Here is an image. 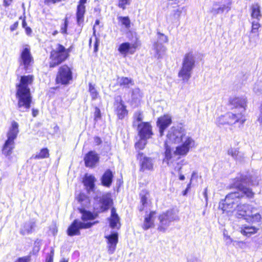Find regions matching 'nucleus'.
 I'll list each match as a JSON object with an SVG mask.
<instances>
[{
  "label": "nucleus",
  "mask_w": 262,
  "mask_h": 262,
  "mask_svg": "<svg viewBox=\"0 0 262 262\" xmlns=\"http://www.w3.org/2000/svg\"><path fill=\"white\" fill-rule=\"evenodd\" d=\"M68 26V21L67 20V19H66L64 21V26L61 27V32L63 34L66 33L67 32V28Z\"/></svg>",
  "instance_id": "obj_58"
},
{
  "label": "nucleus",
  "mask_w": 262,
  "mask_h": 262,
  "mask_svg": "<svg viewBox=\"0 0 262 262\" xmlns=\"http://www.w3.org/2000/svg\"><path fill=\"white\" fill-rule=\"evenodd\" d=\"M143 115L140 112H137L134 115L133 126L138 127V124H140L143 120Z\"/></svg>",
  "instance_id": "obj_40"
},
{
  "label": "nucleus",
  "mask_w": 262,
  "mask_h": 262,
  "mask_svg": "<svg viewBox=\"0 0 262 262\" xmlns=\"http://www.w3.org/2000/svg\"><path fill=\"white\" fill-rule=\"evenodd\" d=\"M195 146L194 140L183 127L173 126L169 129L166 136L163 161L170 166L180 159V156H186L190 148Z\"/></svg>",
  "instance_id": "obj_1"
},
{
  "label": "nucleus",
  "mask_w": 262,
  "mask_h": 262,
  "mask_svg": "<svg viewBox=\"0 0 262 262\" xmlns=\"http://www.w3.org/2000/svg\"><path fill=\"white\" fill-rule=\"evenodd\" d=\"M260 25L259 23V21L258 20H253L252 23V29L251 33H256L258 31L259 28L260 27Z\"/></svg>",
  "instance_id": "obj_47"
},
{
  "label": "nucleus",
  "mask_w": 262,
  "mask_h": 262,
  "mask_svg": "<svg viewBox=\"0 0 262 262\" xmlns=\"http://www.w3.org/2000/svg\"><path fill=\"white\" fill-rule=\"evenodd\" d=\"M54 252L52 250L46 257V262H53Z\"/></svg>",
  "instance_id": "obj_55"
},
{
  "label": "nucleus",
  "mask_w": 262,
  "mask_h": 262,
  "mask_svg": "<svg viewBox=\"0 0 262 262\" xmlns=\"http://www.w3.org/2000/svg\"><path fill=\"white\" fill-rule=\"evenodd\" d=\"M179 179L181 181H183L185 180V176L182 174V172L179 173Z\"/></svg>",
  "instance_id": "obj_64"
},
{
  "label": "nucleus",
  "mask_w": 262,
  "mask_h": 262,
  "mask_svg": "<svg viewBox=\"0 0 262 262\" xmlns=\"http://www.w3.org/2000/svg\"><path fill=\"white\" fill-rule=\"evenodd\" d=\"M227 154L237 162H242L245 160V154L243 152L239 151L238 148L230 147L228 149Z\"/></svg>",
  "instance_id": "obj_23"
},
{
  "label": "nucleus",
  "mask_w": 262,
  "mask_h": 262,
  "mask_svg": "<svg viewBox=\"0 0 262 262\" xmlns=\"http://www.w3.org/2000/svg\"><path fill=\"white\" fill-rule=\"evenodd\" d=\"M120 101L117 103V107L116 112L118 118L122 119L127 114V111L126 109V106L123 104L122 100H120Z\"/></svg>",
  "instance_id": "obj_33"
},
{
  "label": "nucleus",
  "mask_w": 262,
  "mask_h": 262,
  "mask_svg": "<svg viewBox=\"0 0 262 262\" xmlns=\"http://www.w3.org/2000/svg\"><path fill=\"white\" fill-rule=\"evenodd\" d=\"M253 91L256 94L260 93L262 92V82H256L253 87Z\"/></svg>",
  "instance_id": "obj_46"
},
{
  "label": "nucleus",
  "mask_w": 262,
  "mask_h": 262,
  "mask_svg": "<svg viewBox=\"0 0 262 262\" xmlns=\"http://www.w3.org/2000/svg\"><path fill=\"white\" fill-rule=\"evenodd\" d=\"M259 229L258 227L254 226L245 225L241 227L240 232L243 235L250 237L256 233Z\"/></svg>",
  "instance_id": "obj_27"
},
{
  "label": "nucleus",
  "mask_w": 262,
  "mask_h": 262,
  "mask_svg": "<svg viewBox=\"0 0 262 262\" xmlns=\"http://www.w3.org/2000/svg\"><path fill=\"white\" fill-rule=\"evenodd\" d=\"M106 239L107 252L110 254L114 253L117 244L118 242V234L117 232H113L111 234L105 236Z\"/></svg>",
  "instance_id": "obj_16"
},
{
  "label": "nucleus",
  "mask_w": 262,
  "mask_h": 262,
  "mask_svg": "<svg viewBox=\"0 0 262 262\" xmlns=\"http://www.w3.org/2000/svg\"><path fill=\"white\" fill-rule=\"evenodd\" d=\"M113 178L112 172L110 169L107 170L101 178L102 185L107 187H110L112 183Z\"/></svg>",
  "instance_id": "obj_30"
},
{
  "label": "nucleus",
  "mask_w": 262,
  "mask_h": 262,
  "mask_svg": "<svg viewBox=\"0 0 262 262\" xmlns=\"http://www.w3.org/2000/svg\"><path fill=\"white\" fill-rule=\"evenodd\" d=\"M94 116H95V120H97L98 119L101 118V112L100 109L96 107H95V111L94 113Z\"/></svg>",
  "instance_id": "obj_53"
},
{
  "label": "nucleus",
  "mask_w": 262,
  "mask_h": 262,
  "mask_svg": "<svg viewBox=\"0 0 262 262\" xmlns=\"http://www.w3.org/2000/svg\"><path fill=\"white\" fill-rule=\"evenodd\" d=\"M34 61L33 56L30 52V48L28 46H25L22 50L20 57V65L24 66L26 71L33 64Z\"/></svg>",
  "instance_id": "obj_13"
},
{
  "label": "nucleus",
  "mask_w": 262,
  "mask_h": 262,
  "mask_svg": "<svg viewBox=\"0 0 262 262\" xmlns=\"http://www.w3.org/2000/svg\"><path fill=\"white\" fill-rule=\"evenodd\" d=\"M35 226V222L30 221L25 223L21 232L23 234H26L30 233Z\"/></svg>",
  "instance_id": "obj_38"
},
{
  "label": "nucleus",
  "mask_w": 262,
  "mask_h": 262,
  "mask_svg": "<svg viewBox=\"0 0 262 262\" xmlns=\"http://www.w3.org/2000/svg\"><path fill=\"white\" fill-rule=\"evenodd\" d=\"M229 10V8L228 6H224L223 7H216V6H214V7L211 10V13L216 15L219 13H223L224 11H228Z\"/></svg>",
  "instance_id": "obj_41"
},
{
  "label": "nucleus",
  "mask_w": 262,
  "mask_h": 262,
  "mask_svg": "<svg viewBox=\"0 0 262 262\" xmlns=\"http://www.w3.org/2000/svg\"><path fill=\"white\" fill-rule=\"evenodd\" d=\"M158 35L160 39L162 40L163 42H166L168 41L167 37L164 35L163 34L159 33Z\"/></svg>",
  "instance_id": "obj_57"
},
{
  "label": "nucleus",
  "mask_w": 262,
  "mask_h": 262,
  "mask_svg": "<svg viewBox=\"0 0 262 262\" xmlns=\"http://www.w3.org/2000/svg\"><path fill=\"white\" fill-rule=\"evenodd\" d=\"M250 11L252 18L259 21L261 17L260 6L258 4H253L250 8Z\"/></svg>",
  "instance_id": "obj_32"
},
{
  "label": "nucleus",
  "mask_w": 262,
  "mask_h": 262,
  "mask_svg": "<svg viewBox=\"0 0 262 262\" xmlns=\"http://www.w3.org/2000/svg\"><path fill=\"white\" fill-rule=\"evenodd\" d=\"M242 197L243 195H240L239 192L229 193L222 205V209L227 213L235 212V215L238 218L245 217L252 205L247 203L242 204L239 199Z\"/></svg>",
  "instance_id": "obj_3"
},
{
  "label": "nucleus",
  "mask_w": 262,
  "mask_h": 262,
  "mask_svg": "<svg viewBox=\"0 0 262 262\" xmlns=\"http://www.w3.org/2000/svg\"><path fill=\"white\" fill-rule=\"evenodd\" d=\"M87 0H80L79 4L77 7L76 18L77 23L79 26L83 24L84 20V14L85 11L84 4Z\"/></svg>",
  "instance_id": "obj_22"
},
{
  "label": "nucleus",
  "mask_w": 262,
  "mask_h": 262,
  "mask_svg": "<svg viewBox=\"0 0 262 262\" xmlns=\"http://www.w3.org/2000/svg\"><path fill=\"white\" fill-rule=\"evenodd\" d=\"M89 86V91L90 93L92 99L93 100H96L99 97V92L96 89L95 85L93 84L92 83H90Z\"/></svg>",
  "instance_id": "obj_39"
},
{
  "label": "nucleus",
  "mask_w": 262,
  "mask_h": 262,
  "mask_svg": "<svg viewBox=\"0 0 262 262\" xmlns=\"http://www.w3.org/2000/svg\"><path fill=\"white\" fill-rule=\"evenodd\" d=\"M113 203L110 193L103 194L94 205V209L99 212L107 210Z\"/></svg>",
  "instance_id": "obj_11"
},
{
  "label": "nucleus",
  "mask_w": 262,
  "mask_h": 262,
  "mask_svg": "<svg viewBox=\"0 0 262 262\" xmlns=\"http://www.w3.org/2000/svg\"><path fill=\"white\" fill-rule=\"evenodd\" d=\"M12 1L13 0H4L3 5L5 7H7L11 5Z\"/></svg>",
  "instance_id": "obj_59"
},
{
  "label": "nucleus",
  "mask_w": 262,
  "mask_h": 262,
  "mask_svg": "<svg viewBox=\"0 0 262 262\" xmlns=\"http://www.w3.org/2000/svg\"><path fill=\"white\" fill-rule=\"evenodd\" d=\"M84 160L86 167L93 168L98 163L99 157L95 151H91L85 156Z\"/></svg>",
  "instance_id": "obj_19"
},
{
  "label": "nucleus",
  "mask_w": 262,
  "mask_h": 262,
  "mask_svg": "<svg viewBox=\"0 0 262 262\" xmlns=\"http://www.w3.org/2000/svg\"><path fill=\"white\" fill-rule=\"evenodd\" d=\"M118 19L126 28H129L130 27V20H129L128 17H127V16H126V17L119 16L118 17Z\"/></svg>",
  "instance_id": "obj_43"
},
{
  "label": "nucleus",
  "mask_w": 262,
  "mask_h": 262,
  "mask_svg": "<svg viewBox=\"0 0 262 262\" xmlns=\"http://www.w3.org/2000/svg\"><path fill=\"white\" fill-rule=\"evenodd\" d=\"M130 4V0H118V7L123 10L125 9L126 6Z\"/></svg>",
  "instance_id": "obj_49"
},
{
  "label": "nucleus",
  "mask_w": 262,
  "mask_h": 262,
  "mask_svg": "<svg viewBox=\"0 0 262 262\" xmlns=\"http://www.w3.org/2000/svg\"><path fill=\"white\" fill-rule=\"evenodd\" d=\"M166 48L161 43L158 42L154 45L153 51L156 57L159 58L164 53Z\"/></svg>",
  "instance_id": "obj_36"
},
{
  "label": "nucleus",
  "mask_w": 262,
  "mask_h": 262,
  "mask_svg": "<svg viewBox=\"0 0 262 262\" xmlns=\"http://www.w3.org/2000/svg\"><path fill=\"white\" fill-rule=\"evenodd\" d=\"M229 102L235 112L245 115L247 107V100L244 97H235L230 99Z\"/></svg>",
  "instance_id": "obj_10"
},
{
  "label": "nucleus",
  "mask_w": 262,
  "mask_h": 262,
  "mask_svg": "<svg viewBox=\"0 0 262 262\" xmlns=\"http://www.w3.org/2000/svg\"><path fill=\"white\" fill-rule=\"evenodd\" d=\"M236 179L243 183H249L252 186H257L261 180V177L259 172L252 171L246 174H241L239 177H237Z\"/></svg>",
  "instance_id": "obj_9"
},
{
  "label": "nucleus",
  "mask_w": 262,
  "mask_h": 262,
  "mask_svg": "<svg viewBox=\"0 0 262 262\" xmlns=\"http://www.w3.org/2000/svg\"><path fill=\"white\" fill-rule=\"evenodd\" d=\"M233 245L235 248L241 249H246L248 248L247 243L244 241H235L233 242Z\"/></svg>",
  "instance_id": "obj_42"
},
{
  "label": "nucleus",
  "mask_w": 262,
  "mask_h": 262,
  "mask_svg": "<svg viewBox=\"0 0 262 262\" xmlns=\"http://www.w3.org/2000/svg\"><path fill=\"white\" fill-rule=\"evenodd\" d=\"M226 118L228 120V124L232 125L236 123H239L243 125L246 120L245 115L237 112L228 113L226 114Z\"/></svg>",
  "instance_id": "obj_17"
},
{
  "label": "nucleus",
  "mask_w": 262,
  "mask_h": 262,
  "mask_svg": "<svg viewBox=\"0 0 262 262\" xmlns=\"http://www.w3.org/2000/svg\"><path fill=\"white\" fill-rule=\"evenodd\" d=\"M117 81L120 86L125 88H129L134 84V81L131 78L128 77H122L118 78Z\"/></svg>",
  "instance_id": "obj_35"
},
{
  "label": "nucleus",
  "mask_w": 262,
  "mask_h": 262,
  "mask_svg": "<svg viewBox=\"0 0 262 262\" xmlns=\"http://www.w3.org/2000/svg\"><path fill=\"white\" fill-rule=\"evenodd\" d=\"M110 226L113 229H119L120 227V219L114 208L111 209V215L109 219Z\"/></svg>",
  "instance_id": "obj_26"
},
{
  "label": "nucleus",
  "mask_w": 262,
  "mask_h": 262,
  "mask_svg": "<svg viewBox=\"0 0 262 262\" xmlns=\"http://www.w3.org/2000/svg\"><path fill=\"white\" fill-rule=\"evenodd\" d=\"M183 162L184 161H181L180 162L177 163L176 165H173L174 170L178 171L179 173L182 172L181 169L182 166L184 165Z\"/></svg>",
  "instance_id": "obj_51"
},
{
  "label": "nucleus",
  "mask_w": 262,
  "mask_h": 262,
  "mask_svg": "<svg viewBox=\"0 0 262 262\" xmlns=\"http://www.w3.org/2000/svg\"><path fill=\"white\" fill-rule=\"evenodd\" d=\"M82 220L83 221H86L88 220H92L94 219V216L93 214L89 212L86 211H83L82 212Z\"/></svg>",
  "instance_id": "obj_44"
},
{
  "label": "nucleus",
  "mask_w": 262,
  "mask_h": 262,
  "mask_svg": "<svg viewBox=\"0 0 262 262\" xmlns=\"http://www.w3.org/2000/svg\"><path fill=\"white\" fill-rule=\"evenodd\" d=\"M179 220L173 210H169L161 214L159 216V224L158 230L164 232L169 226L170 222Z\"/></svg>",
  "instance_id": "obj_7"
},
{
  "label": "nucleus",
  "mask_w": 262,
  "mask_h": 262,
  "mask_svg": "<svg viewBox=\"0 0 262 262\" xmlns=\"http://www.w3.org/2000/svg\"><path fill=\"white\" fill-rule=\"evenodd\" d=\"M15 262H31L30 256H25L21 258H19Z\"/></svg>",
  "instance_id": "obj_54"
},
{
  "label": "nucleus",
  "mask_w": 262,
  "mask_h": 262,
  "mask_svg": "<svg viewBox=\"0 0 262 262\" xmlns=\"http://www.w3.org/2000/svg\"><path fill=\"white\" fill-rule=\"evenodd\" d=\"M34 80L33 75L23 76L17 86L16 98L18 100L17 107L22 112L28 111L31 106L32 96L29 86Z\"/></svg>",
  "instance_id": "obj_2"
},
{
  "label": "nucleus",
  "mask_w": 262,
  "mask_h": 262,
  "mask_svg": "<svg viewBox=\"0 0 262 262\" xmlns=\"http://www.w3.org/2000/svg\"><path fill=\"white\" fill-rule=\"evenodd\" d=\"M172 118L170 115L165 114L158 118L157 125L159 129L160 136H163L165 130L171 124Z\"/></svg>",
  "instance_id": "obj_15"
},
{
  "label": "nucleus",
  "mask_w": 262,
  "mask_h": 262,
  "mask_svg": "<svg viewBox=\"0 0 262 262\" xmlns=\"http://www.w3.org/2000/svg\"><path fill=\"white\" fill-rule=\"evenodd\" d=\"M69 50L62 45L57 44L51 52L50 67L54 68L63 62L69 56Z\"/></svg>",
  "instance_id": "obj_6"
},
{
  "label": "nucleus",
  "mask_w": 262,
  "mask_h": 262,
  "mask_svg": "<svg viewBox=\"0 0 262 262\" xmlns=\"http://www.w3.org/2000/svg\"><path fill=\"white\" fill-rule=\"evenodd\" d=\"M49 156V150L47 148H42L40 152L33 155L31 159H40L48 158Z\"/></svg>",
  "instance_id": "obj_37"
},
{
  "label": "nucleus",
  "mask_w": 262,
  "mask_h": 262,
  "mask_svg": "<svg viewBox=\"0 0 262 262\" xmlns=\"http://www.w3.org/2000/svg\"><path fill=\"white\" fill-rule=\"evenodd\" d=\"M243 183L241 182L240 180H237L236 178L235 179L234 186L242 193V194H240V195H243V197L245 195L248 199L253 198L255 193L252 191V189L243 186Z\"/></svg>",
  "instance_id": "obj_20"
},
{
  "label": "nucleus",
  "mask_w": 262,
  "mask_h": 262,
  "mask_svg": "<svg viewBox=\"0 0 262 262\" xmlns=\"http://www.w3.org/2000/svg\"><path fill=\"white\" fill-rule=\"evenodd\" d=\"M18 127V123L16 121H13L11 122V126L7 134V139L14 141V140L16 138L19 133Z\"/></svg>",
  "instance_id": "obj_24"
},
{
  "label": "nucleus",
  "mask_w": 262,
  "mask_h": 262,
  "mask_svg": "<svg viewBox=\"0 0 262 262\" xmlns=\"http://www.w3.org/2000/svg\"><path fill=\"white\" fill-rule=\"evenodd\" d=\"M228 120L226 118V114L223 116H221L217 118V123L219 125H225L228 124Z\"/></svg>",
  "instance_id": "obj_50"
},
{
  "label": "nucleus",
  "mask_w": 262,
  "mask_h": 262,
  "mask_svg": "<svg viewBox=\"0 0 262 262\" xmlns=\"http://www.w3.org/2000/svg\"><path fill=\"white\" fill-rule=\"evenodd\" d=\"M224 240L225 242L226 243L227 245H229L231 243H233L234 241L232 240V239L230 237V236L228 235H225L224 234Z\"/></svg>",
  "instance_id": "obj_56"
},
{
  "label": "nucleus",
  "mask_w": 262,
  "mask_h": 262,
  "mask_svg": "<svg viewBox=\"0 0 262 262\" xmlns=\"http://www.w3.org/2000/svg\"><path fill=\"white\" fill-rule=\"evenodd\" d=\"M195 62V57L192 52H189L184 55L182 66L178 73V77L181 78L184 82H188L191 77Z\"/></svg>",
  "instance_id": "obj_4"
},
{
  "label": "nucleus",
  "mask_w": 262,
  "mask_h": 262,
  "mask_svg": "<svg viewBox=\"0 0 262 262\" xmlns=\"http://www.w3.org/2000/svg\"><path fill=\"white\" fill-rule=\"evenodd\" d=\"M99 46V41L98 39L96 38V41L94 45V52H96L98 51V48Z\"/></svg>",
  "instance_id": "obj_61"
},
{
  "label": "nucleus",
  "mask_w": 262,
  "mask_h": 262,
  "mask_svg": "<svg viewBox=\"0 0 262 262\" xmlns=\"http://www.w3.org/2000/svg\"><path fill=\"white\" fill-rule=\"evenodd\" d=\"M147 139H148L140 138L139 141L135 144L136 148L139 149H143L147 143L146 140Z\"/></svg>",
  "instance_id": "obj_45"
},
{
  "label": "nucleus",
  "mask_w": 262,
  "mask_h": 262,
  "mask_svg": "<svg viewBox=\"0 0 262 262\" xmlns=\"http://www.w3.org/2000/svg\"><path fill=\"white\" fill-rule=\"evenodd\" d=\"M155 214L156 213L155 211H151L148 215H147L145 217L142 225V228L144 230H146L154 227Z\"/></svg>",
  "instance_id": "obj_28"
},
{
  "label": "nucleus",
  "mask_w": 262,
  "mask_h": 262,
  "mask_svg": "<svg viewBox=\"0 0 262 262\" xmlns=\"http://www.w3.org/2000/svg\"><path fill=\"white\" fill-rule=\"evenodd\" d=\"M245 219L248 222L258 223L261 221V216L260 213L257 212L256 208L252 205L250 211H248Z\"/></svg>",
  "instance_id": "obj_21"
},
{
  "label": "nucleus",
  "mask_w": 262,
  "mask_h": 262,
  "mask_svg": "<svg viewBox=\"0 0 262 262\" xmlns=\"http://www.w3.org/2000/svg\"><path fill=\"white\" fill-rule=\"evenodd\" d=\"M137 48V43H130L129 42H126L121 43L118 47V50L123 57H126L128 54H134Z\"/></svg>",
  "instance_id": "obj_18"
},
{
  "label": "nucleus",
  "mask_w": 262,
  "mask_h": 262,
  "mask_svg": "<svg viewBox=\"0 0 262 262\" xmlns=\"http://www.w3.org/2000/svg\"><path fill=\"white\" fill-rule=\"evenodd\" d=\"M96 179L93 175L86 174L83 179V184L89 192L93 191Z\"/></svg>",
  "instance_id": "obj_29"
},
{
  "label": "nucleus",
  "mask_w": 262,
  "mask_h": 262,
  "mask_svg": "<svg viewBox=\"0 0 262 262\" xmlns=\"http://www.w3.org/2000/svg\"><path fill=\"white\" fill-rule=\"evenodd\" d=\"M73 79L71 69L67 65L60 67L56 77V82L61 85H68Z\"/></svg>",
  "instance_id": "obj_8"
},
{
  "label": "nucleus",
  "mask_w": 262,
  "mask_h": 262,
  "mask_svg": "<svg viewBox=\"0 0 262 262\" xmlns=\"http://www.w3.org/2000/svg\"><path fill=\"white\" fill-rule=\"evenodd\" d=\"M94 142L96 143V145H99L101 143L102 141L101 139L98 137H94Z\"/></svg>",
  "instance_id": "obj_60"
},
{
  "label": "nucleus",
  "mask_w": 262,
  "mask_h": 262,
  "mask_svg": "<svg viewBox=\"0 0 262 262\" xmlns=\"http://www.w3.org/2000/svg\"><path fill=\"white\" fill-rule=\"evenodd\" d=\"M195 62V57L192 52H189L184 55L182 66L178 73V77L181 78L184 82H188L191 77Z\"/></svg>",
  "instance_id": "obj_5"
},
{
  "label": "nucleus",
  "mask_w": 262,
  "mask_h": 262,
  "mask_svg": "<svg viewBox=\"0 0 262 262\" xmlns=\"http://www.w3.org/2000/svg\"><path fill=\"white\" fill-rule=\"evenodd\" d=\"M94 224V223H91L90 222L85 223L79 221L77 220H75L71 225L68 229V234L71 236L76 235H79L80 233L79 231L80 229L89 228Z\"/></svg>",
  "instance_id": "obj_12"
},
{
  "label": "nucleus",
  "mask_w": 262,
  "mask_h": 262,
  "mask_svg": "<svg viewBox=\"0 0 262 262\" xmlns=\"http://www.w3.org/2000/svg\"><path fill=\"white\" fill-rule=\"evenodd\" d=\"M14 141L7 139L3 148V153L6 156L11 155L14 148Z\"/></svg>",
  "instance_id": "obj_34"
},
{
  "label": "nucleus",
  "mask_w": 262,
  "mask_h": 262,
  "mask_svg": "<svg viewBox=\"0 0 262 262\" xmlns=\"http://www.w3.org/2000/svg\"><path fill=\"white\" fill-rule=\"evenodd\" d=\"M183 10V8H179L178 9L173 10L171 12L172 13V16H173V19L171 18V15H168L166 16V20L167 23L169 24H173L179 21Z\"/></svg>",
  "instance_id": "obj_31"
},
{
  "label": "nucleus",
  "mask_w": 262,
  "mask_h": 262,
  "mask_svg": "<svg viewBox=\"0 0 262 262\" xmlns=\"http://www.w3.org/2000/svg\"><path fill=\"white\" fill-rule=\"evenodd\" d=\"M137 129L140 138L148 139L153 135L152 126L148 122H141L138 124Z\"/></svg>",
  "instance_id": "obj_14"
},
{
  "label": "nucleus",
  "mask_w": 262,
  "mask_h": 262,
  "mask_svg": "<svg viewBox=\"0 0 262 262\" xmlns=\"http://www.w3.org/2000/svg\"><path fill=\"white\" fill-rule=\"evenodd\" d=\"M25 30H26V33L28 34V35H29L32 32V30L29 27H26V28H25Z\"/></svg>",
  "instance_id": "obj_63"
},
{
  "label": "nucleus",
  "mask_w": 262,
  "mask_h": 262,
  "mask_svg": "<svg viewBox=\"0 0 262 262\" xmlns=\"http://www.w3.org/2000/svg\"><path fill=\"white\" fill-rule=\"evenodd\" d=\"M142 154L139 153L138 154V158H140L141 161V170H151L153 169V161L150 158L144 157L142 159L141 157Z\"/></svg>",
  "instance_id": "obj_25"
},
{
  "label": "nucleus",
  "mask_w": 262,
  "mask_h": 262,
  "mask_svg": "<svg viewBox=\"0 0 262 262\" xmlns=\"http://www.w3.org/2000/svg\"><path fill=\"white\" fill-rule=\"evenodd\" d=\"M18 25V22H15L12 26L10 27V30L12 31H14L17 27Z\"/></svg>",
  "instance_id": "obj_62"
},
{
  "label": "nucleus",
  "mask_w": 262,
  "mask_h": 262,
  "mask_svg": "<svg viewBox=\"0 0 262 262\" xmlns=\"http://www.w3.org/2000/svg\"><path fill=\"white\" fill-rule=\"evenodd\" d=\"M132 97L134 99L141 97L140 90L139 88H136L133 90Z\"/></svg>",
  "instance_id": "obj_48"
},
{
  "label": "nucleus",
  "mask_w": 262,
  "mask_h": 262,
  "mask_svg": "<svg viewBox=\"0 0 262 262\" xmlns=\"http://www.w3.org/2000/svg\"><path fill=\"white\" fill-rule=\"evenodd\" d=\"M147 197L146 196V195L141 196V202L142 203V206H141L139 208V210L140 211H142L143 210L144 206L147 203Z\"/></svg>",
  "instance_id": "obj_52"
}]
</instances>
